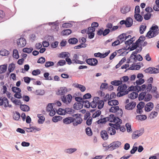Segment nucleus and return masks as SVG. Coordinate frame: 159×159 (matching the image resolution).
I'll return each mask as SVG.
<instances>
[{
	"instance_id": "1",
	"label": "nucleus",
	"mask_w": 159,
	"mask_h": 159,
	"mask_svg": "<svg viewBox=\"0 0 159 159\" xmlns=\"http://www.w3.org/2000/svg\"><path fill=\"white\" fill-rule=\"evenodd\" d=\"M134 88V86H131L126 90L127 88V85L125 84H122L118 87L117 90L119 92L117 94V96L118 97H120L127 94L129 91L133 90Z\"/></svg>"
},
{
	"instance_id": "2",
	"label": "nucleus",
	"mask_w": 159,
	"mask_h": 159,
	"mask_svg": "<svg viewBox=\"0 0 159 159\" xmlns=\"http://www.w3.org/2000/svg\"><path fill=\"white\" fill-rule=\"evenodd\" d=\"M158 28V26L157 25L152 26L150 28V30L147 32L145 37H148V39H151L156 36L159 33L157 30Z\"/></svg>"
},
{
	"instance_id": "3",
	"label": "nucleus",
	"mask_w": 159,
	"mask_h": 159,
	"mask_svg": "<svg viewBox=\"0 0 159 159\" xmlns=\"http://www.w3.org/2000/svg\"><path fill=\"white\" fill-rule=\"evenodd\" d=\"M72 116L74 117L73 118V124L74 126H77L82 123L83 120L80 117V114H77L73 115Z\"/></svg>"
},
{
	"instance_id": "4",
	"label": "nucleus",
	"mask_w": 159,
	"mask_h": 159,
	"mask_svg": "<svg viewBox=\"0 0 159 159\" xmlns=\"http://www.w3.org/2000/svg\"><path fill=\"white\" fill-rule=\"evenodd\" d=\"M107 121L110 122H114L115 123L118 124H121V120L117 117L115 116L114 115L112 114L110 115L108 117H106Z\"/></svg>"
},
{
	"instance_id": "5",
	"label": "nucleus",
	"mask_w": 159,
	"mask_h": 159,
	"mask_svg": "<svg viewBox=\"0 0 159 159\" xmlns=\"http://www.w3.org/2000/svg\"><path fill=\"white\" fill-rule=\"evenodd\" d=\"M144 41V40H136L135 43V45H134L131 48V50H134L139 46L141 47L146 46L147 43Z\"/></svg>"
},
{
	"instance_id": "6",
	"label": "nucleus",
	"mask_w": 159,
	"mask_h": 159,
	"mask_svg": "<svg viewBox=\"0 0 159 159\" xmlns=\"http://www.w3.org/2000/svg\"><path fill=\"white\" fill-rule=\"evenodd\" d=\"M0 105H3L5 107H11V105L9 104L7 98L1 97H0Z\"/></svg>"
},
{
	"instance_id": "7",
	"label": "nucleus",
	"mask_w": 159,
	"mask_h": 159,
	"mask_svg": "<svg viewBox=\"0 0 159 159\" xmlns=\"http://www.w3.org/2000/svg\"><path fill=\"white\" fill-rule=\"evenodd\" d=\"M63 102L66 104H69L72 100V96L71 94H69L66 96H63L61 97Z\"/></svg>"
},
{
	"instance_id": "8",
	"label": "nucleus",
	"mask_w": 159,
	"mask_h": 159,
	"mask_svg": "<svg viewBox=\"0 0 159 159\" xmlns=\"http://www.w3.org/2000/svg\"><path fill=\"white\" fill-rule=\"evenodd\" d=\"M132 38V36L129 35L128 33H124L121 34L119 35L117 37V40H122L124 39V40H131L130 39Z\"/></svg>"
},
{
	"instance_id": "9",
	"label": "nucleus",
	"mask_w": 159,
	"mask_h": 159,
	"mask_svg": "<svg viewBox=\"0 0 159 159\" xmlns=\"http://www.w3.org/2000/svg\"><path fill=\"white\" fill-rule=\"evenodd\" d=\"M86 62L89 65L95 66L98 64V60L95 58H89L86 60Z\"/></svg>"
},
{
	"instance_id": "10",
	"label": "nucleus",
	"mask_w": 159,
	"mask_h": 159,
	"mask_svg": "<svg viewBox=\"0 0 159 159\" xmlns=\"http://www.w3.org/2000/svg\"><path fill=\"white\" fill-rule=\"evenodd\" d=\"M121 145V143L119 141H116L111 143L109 146L111 150H113L119 148Z\"/></svg>"
},
{
	"instance_id": "11",
	"label": "nucleus",
	"mask_w": 159,
	"mask_h": 159,
	"mask_svg": "<svg viewBox=\"0 0 159 159\" xmlns=\"http://www.w3.org/2000/svg\"><path fill=\"white\" fill-rule=\"evenodd\" d=\"M118 111L120 112V115L121 116L123 114V112L121 109H120L119 106H112L110 109V111L112 112L115 113L117 112Z\"/></svg>"
},
{
	"instance_id": "12",
	"label": "nucleus",
	"mask_w": 159,
	"mask_h": 159,
	"mask_svg": "<svg viewBox=\"0 0 159 159\" xmlns=\"http://www.w3.org/2000/svg\"><path fill=\"white\" fill-rule=\"evenodd\" d=\"M136 105V102L134 101H132L125 105V109L127 110H132L134 108Z\"/></svg>"
},
{
	"instance_id": "13",
	"label": "nucleus",
	"mask_w": 159,
	"mask_h": 159,
	"mask_svg": "<svg viewBox=\"0 0 159 159\" xmlns=\"http://www.w3.org/2000/svg\"><path fill=\"white\" fill-rule=\"evenodd\" d=\"M67 92V89L66 87H62L60 88L57 91V95H64Z\"/></svg>"
},
{
	"instance_id": "14",
	"label": "nucleus",
	"mask_w": 159,
	"mask_h": 159,
	"mask_svg": "<svg viewBox=\"0 0 159 159\" xmlns=\"http://www.w3.org/2000/svg\"><path fill=\"white\" fill-rule=\"evenodd\" d=\"M144 105L145 103L144 102H140L137 106V112L140 114L142 112V109L143 108Z\"/></svg>"
},
{
	"instance_id": "15",
	"label": "nucleus",
	"mask_w": 159,
	"mask_h": 159,
	"mask_svg": "<svg viewBox=\"0 0 159 159\" xmlns=\"http://www.w3.org/2000/svg\"><path fill=\"white\" fill-rule=\"evenodd\" d=\"M154 107L153 104L151 102L148 103L145 106V111L149 112L152 110Z\"/></svg>"
},
{
	"instance_id": "16",
	"label": "nucleus",
	"mask_w": 159,
	"mask_h": 159,
	"mask_svg": "<svg viewBox=\"0 0 159 159\" xmlns=\"http://www.w3.org/2000/svg\"><path fill=\"white\" fill-rule=\"evenodd\" d=\"M131 7L129 6H126L123 7L120 9V11L123 14H126L130 10Z\"/></svg>"
},
{
	"instance_id": "17",
	"label": "nucleus",
	"mask_w": 159,
	"mask_h": 159,
	"mask_svg": "<svg viewBox=\"0 0 159 159\" xmlns=\"http://www.w3.org/2000/svg\"><path fill=\"white\" fill-rule=\"evenodd\" d=\"M99 98L98 97H95L93 99V101L90 103V106L93 108H95L97 105V102L98 101Z\"/></svg>"
},
{
	"instance_id": "18",
	"label": "nucleus",
	"mask_w": 159,
	"mask_h": 159,
	"mask_svg": "<svg viewBox=\"0 0 159 159\" xmlns=\"http://www.w3.org/2000/svg\"><path fill=\"white\" fill-rule=\"evenodd\" d=\"M125 26L126 27H130L133 25V20L131 17H129L126 19Z\"/></svg>"
},
{
	"instance_id": "19",
	"label": "nucleus",
	"mask_w": 159,
	"mask_h": 159,
	"mask_svg": "<svg viewBox=\"0 0 159 159\" xmlns=\"http://www.w3.org/2000/svg\"><path fill=\"white\" fill-rule=\"evenodd\" d=\"M86 40H79V42L80 43V44L77 46L75 47V49H79L82 48H85L87 46V44L85 43Z\"/></svg>"
},
{
	"instance_id": "20",
	"label": "nucleus",
	"mask_w": 159,
	"mask_h": 159,
	"mask_svg": "<svg viewBox=\"0 0 159 159\" xmlns=\"http://www.w3.org/2000/svg\"><path fill=\"white\" fill-rule=\"evenodd\" d=\"M101 136L102 138L104 140H107L108 138L107 133L105 130H102L101 132Z\"/></svg>"
},
{
	"instance_id": "21",
	"label": "nucleus",
	"mask_w": 159,
	"mask_h": 159,
	"mask_svg": "<svg viewBox=\"0 0 159 159\" xmlns=\"http://www.w3.org/2000/svg\"><path fill=\"white\" fill-rule=\"evenodd\" d=\"M134 90L137 91L139 92L141 90H144L147 87V86L146 85L144 84L141 86H134Z\"/></svg>"
},
{
	"instance_id": "22",
	"label": "nucleus",
	"mask_w": 159,
	"mask_h": 159,
	"mask_svg": "<svg viewBox=\"0 0 159 159\" xmlns=\"http://www.w3.org/2000/svg\"><path fill=\"white\" fill-rule=\"evenodd\" d=\"M83 104L80 102L75 103L74 105V108L77 110L81 109L83 108Z\"/></svg>"
},
{
	"instance_id": "23",
	"label": "nucleus",
	"mask_w": 159,
	"mask_h": 159,
	"mask_svg": "<svg viewBox=\"0 0 159 159\" xmlns=\"http://www.w3.org/2000/svg\"><path fill=\"white\" fill-rule=\"evenodd\" d=\"M115 129L112 127H108L107 129V133L111 135L115 134L116 133Z\"/></svg>"
},
{
	"instance_id": "24",
	"label": "nucleus",
	"mask_w": 159,
	"mask_h": 159,
	"mask_svg": "<svg viewBox=\"0 0 159 159\" xmlns=\"http://www.w3.org/2000/svg\"><path fill=\"white\" fill-rule=\"evenodd\" d=\"M73 117H68L64 119L63 120V122L64 123L67 124L73 122Z\"/></svg>"
},
{
	"instance_id": "25",
	"label": "nucleus",
	"mask_w": 159,
	"mask_h": 159,
	"mask_svg": "<svg viewBox=\"0 0 159 159\" xmlns=\"http://www.w3.org/2000/svg\"><path fill=\"white\" fill-rule=\"evenodd\" d=\"M37 116L39 118L38 123L39 124H42L44 122L45 118L44 116L41 114H38Z\"/></svg>"
},
{
	"instance_id": "26",
	"label": "nucleus",
	"mask_w": 159,
	"mask_h": 159,
	"mask_svg": "<svg viewBox=\"0 0 159 159\" xmlns=\"http://www.w3.org/2000/svg\"><path fill=\"white\" fill-rule=\"evenodd\" d=\"M134 17L135 19L138 22H141L143 20L142 16L139 13L135 14Z\"/></svg>"
},
{
	"instance_id": "27",
	"label": "nucleus",
	"mask_w": 159,
	"mask_h": 159,
	"mask_svg": "<svg viewBox=\"0 0 159 159\" xmlns=\"http://www.w3.org/2000/svg\"><path fill=\"white\" fill-rule=\"evenodd\" d=\"M102 116H101V118L96 121V122L98 124H103L106 123L107 121V118L106 117L102 118Z\"/></svg>"
},
{
	"instance_id": "28",
	"label": "nucleus",
	"mask_w": 159,
	"mask_h": 159,
	"mask_svg": "<svg viewBox=\"0 0 159 159\" xmlns=\"http://www.w3.org/2000/svg\"><path fill=\"white\" fill-rule=\"evenodd\" d=\"M108 104L111 106L113 105H117L119 104L118 101L116 100H112L109 101L108 102Z\"/></svg>"
},
{
	"instance_id": "29",
	"label": "nucleus",
	"mask_w": 159,
	"mask_h": 159,
	"mask_svg": "<svg viewBox=\"0 0 159 159\" xmlns=\"http://www.w3.org/2000/svg\"><path fill=\"white\" fill-rule=\"evenodd\" d=\"M21 109L24 111H28L30 110V107L26 105H21L20 107Z\"/></svg>"
},
{
	"instance_id": "30",
	"label": "nucleus",
	"mask_w": 159,
	"mask_h": 159,
	"mask_svg": "<svg viewBox=\"0 0 159 159\" xmlns=\"http://www.w3.org/2000/svg\"><path fill=\"white\" fill-rule=\"evenodd\" d=\"M75 87L79 88L82 92H84L86 90V88L84 86L78 84H75Z\"/></svg>"
},
{
	"instance_id": "31",
	"label": "nucleus",
	"mask_w": 159,
	"mask_h": 159,
	"mask_svg": "<svg viewBox=\"0 0 159 159\" xmlns=\"http://www.w3.org/2000/svg\"><path fill=\"white\" fill-rule=\"evenodd\" d=\"M141 135V134L140 131H135L133 133L132 136V138L133 139H134L138 138Z\"/></svg>"
},
{
	"instance_id": "32",
	"label": "nucleus",
	"mask_w": 159,
	"mask_h": 159,
	"mask_svg": "<svg viewBox=\"0 0 159 159\" xmlns=\"http://www.w3.org/2000/svg\"><path fill=\"white\" fill-rule=\"evenodd\" d=\"M97 102L98 107L99 109H102L104 105V101L102 100H100V98L98 99V101Z\"/></svg>"
},
{
	"instance_id": "33",
	"label": "nucleus",
	"mask_w": 159,
	"mask_h": 159,
	"mask_svg": "<svg viewBox=\"0 0 159 159\" xmlns=\"http://www.w3.org/2000/svg\"><path fill=\"white\" fill-rule=\"evenodd\" d=\"M9 54V52L5 49H2L0 51V55L2 56H6Z\"/></svg>"
},
{
	"instance_id": "34",
	"label": "nucleus",
	"mask_w": 159,
	"mask_h": 159,
	"mask_svg": "<svg viewBox=\"0 0 159 159\" xmlns=\"http://www.w3.org/2000/svg\"><path fill=\"white\" fill-rule=\"evenodd\" d=\"M17 45L20 48L23 47L26 44V40H19V42H17Z\"/></svg>"
},
{
	"instance_id": "35",
	"label": "nucleus",
	"mask_w": 159,
	"mask_h": 159,
	"mask_svg": "<svg viewBox=\"0 0 159 159\" xmlns=\"http://www.w3.org/2000/svg\"><path fill=\"white\" fill-rule=\"evenodd\" d=\"M7 65H2L0 66V74L5 73L7 69Z\"/></svg>"
},
{
	"instance_id": "36",
	"label": "nucleus",
	"mask_w": 159,
	"mask_h": 159,
	"mask_svg": "<svg viewBox=\"0 0 159 159\" xmlns=\"http://www.w3.org/2000/svg\"><path fill=\"white\" fill-rule=\"evenodd\" d=\"M138 94L137 92H133L129 95V97L131 99H134L138 96Z\"/></svg>"
},
{
	"instance_id": "37",
	"label": "nucleus",
	"mask_w": 159,
	"mask_h": 159,
	"mask_svg": "<svg viewBox=\"0 0 159 159\" xmlns=\"http://www.w3.org/2000/svg\"><path fill=\"white\" fill-rule=\"evenodd\" d=\"M72 32L71 30L69 29L64 30L61 32V34L63 35H68Z\"/></svg>"
},
{
	"instance_id": "38",
	"label": "nucleus",
	"mask_w": 159,
	"mask_h": 159,
	"mask_svg": "<svg viewBox=\"0 0 159 159\" xmlns=\"http://www.w3.org/2000/svg\"><path fill=\"white\" fill-rule=\"evenodd\" d=\"M134 41L135 40H126V41L125 42V44L129 45V47H131L130 50H131L132 47H133L134 45H135V43H133V41Z\"/></svg>"
},
{
	"instance_id": "39",
	"label": "nucleus",
	"mask_w": 159,
	"mask_h": 159,
	"mask_svg": "<svg viewBox=\"0 0 159 159\" xmlns=\"http://www.w3.org/2000/svg\"><path fill=\"white\" fill-rule=\"evenodd\" d=\"M147 116L145 115H138L136 116V119L138 120H143L147 119Z\"/></svg>"
},
{
	"instance_id": "40",
	"label": "nucleus",
	"mask_w": 159,
	"mask_h": 159,
	"mask_svg": "<svg viewBox=\"0 0 159 159\" xmlns=\"http://www.w3.org/2000/svg\"><path fill=\"white\" fill-rule=\"evenodd\" d=\"M158 115V113L155 111H153L149 115V118L151 119L155 118Z\"/></svg>"
},
{
	"instance_id": "41",
	"label": "nucleus",
	"mask_w": 159,
	"mask_h": 159,
	"mask_svg": "<svg viewBox=\"0 0 159 159\" xmlns=\"http://www.w3.org/2000/svg\"><path fill=\"white\" fill-rule=\"evenodd\" d=\"M13 57L14 58L17 59L19 57L18 51L16 49H14L13 52Z\"/></svg>"
},
{
	"instance_id": "42",
	"label": "nucleus",
	"mask_w": 159,
	"mask_h": 159,
	"mask_svg": "<svg viewBox=\"0 0 159 159\" xmlns=\"http://www.w3.org/2000/svg\"><path fill=\"white\" fill-rule=\"evenodd\" d=\"M111 84L115 86H118L122 84V81L120 80H115L111 82Z\"/></svg>"
},
{
	"instance_id": "43",
	"label": "nucleus",
	"mask_w": 159,
	"mask_h": 159,
	"mask_svg": "<svg viewBox=\"0 0 159 159\" xmlns=\"http://www.w3.org/2000/svg\"><path fill=\"white\" fill-rule=\"evenodd\" d=\"M101 113V111L98 110L94 112L93 115V118H96L99 116Z\"/></svg>"
},
{
	"instance_id": "44",
	"label": "nucleus",
	"mask_w": 159,
	"mask_h": 159,
	"mask_svg": "<svg viewBox=\"0 0 159 159\" xmlns=\"http://www.w3.org/2000/svg\"><path fill=\"white\" fill-rule=\"evenodd\" d=\"M146 92H142L140 93L139 95L138 99L139 100H142L145 99V96L146 95Z\"/></svg>"
},
{
	"instance_id": "45",
	"label": "nucleus",
	"mask_w": 159,
	"mask_h": 159,
	"mask_svg": "<svg viewBox=\"0 0 159 159\" xmlns=\"http://www.w3.org/2000/svg\"><path fill=\"white\" fill-rule=\"evenodd\" d=\"M115 123V124L114 125L113 124L109 123V125L111 127L113 128L116 129H119L120 126V125L121 124H118L117 123Z\"/></svg>"
},
{
	"instance_id": "46",
	"label": "nucleus",
	"mask_w": 159,
	"mask_h": 159,
	"mask_svg": "<svg viewBox=\"0 0 159 159\" xmlns=\"http://www.w3.org/2000/svg\"><path fill=\"white\" fill-rule=\"evenodd\" d=\"M33 50V49L32 48H23L22 51L24 52L27 53H30Z\"/></svg>"
},
{
	"instance_id": "47",
	"label": "nucleus",
	"mask_w": 159,
	"mask_h": 159,
	"mask_svg": "<svg viewBox=\"0 0 159 159\" xmlns=\"http://www.w3.org/2000/svg\"><path fill=\"white\" fill-rule=\"evenodd\" d=\"M76 150L77 149L76 148H71L65 149V152L67 153L71 154L76 151Z\"/></svg>"
},
{
	"instance_id": "48",
	"label": "nucleus",
	"mask_w": 159,
	"mask_h": 159,
	"mask_svg": "<svg viewBox=\"0 0 159 159\" xmlns=\"http://www.w3.org/2000/svg\"><path fill=\"white\" fill-rule=\"evenodd\" d=\"M147 28V26L145 25H140L139 28L140 33L142 34L144 33V31L146 30Z\"/></svg>"
},
{
	"instance_id": "49",
	"label": "nucleus",
	"mask_w": 159,
	"mask_h": 159,
	"mask_svg": "<svg viewBox=\"0 0 159 159\" xmlns=\"http://www.w3.org/2000/svg\"><path fill=\"white\" fill-rule=\"evenodd\" d=\"M57 112L59 115H64L66 114V109H64L62 108H59L57 111Z\"/></svg>"
},
{
	"instance_id": "50",
	"label": "nucleus",
	"mask_w": 159,
	"mask_h": 159,
	"mask_svg": "<svg viewBox=\"0 0 159 159\" xmlns=\"http://www.w3.org/2000/svg\"><path fill=\"white\" fill-rule=\"evenodd\" d=\"M82 104H83V105H84L85 107L89 108L90 107V103L88 101L85 100L84 99V101L82 102Z\"/></svg>"
},
{
	"instance_id": "51",
	"label": "nucleus",
	"mask_w": 159,
	"mask_h": 159,
	"mask_svg": "<svg viewBox=\"0 0 159 159\" xmlns=\"http://www.w3.org/2000/svg\"><path fill=\"white\" fill-rule=\"evenodd\" d=\"M15 68V66L14 64H10L8 66V70L9 72L12 71Z\"/></svg>"
},
{
	"instance_id": "52",
	"label": "nucleus",
	"mask_w": 159,
	"mask_h": 159,
	"mask_svg": "<svg viewBox=\"0 0 159 159\" xmlns=\"http://www.w3.org/2000/svg\"><path fill=\"white\" fill-rule=\"evenodd\" d=\"M66 113L69 114H73L75 111L70 108H66Z\"/></svg>"
},
{
	"instance_id": "53",
	"label": "nucleus",
	"mask_w": 159,
	"mask_h": 159,
	"mask_svg": "<svg viewBox=\"0 0 159 159\" xmlns=\"http://www.w3.org/2000/svg\"><path fill=\"white\" fill-rule=\"evenodd\" d=\"M85 130L87 134L89 136H91L92 135V132L89 127L87 128Z\"/></svg>"
},
{
	"instance_id": "54",
	"label": "nucleus",
	"mask_w": 159,
	"mask_h": 159,
	"mask_svg": "<svg viewBox=\"0 0 159 159\" xmlns=\"http://www.w3.org/2000/svg\"><path fill=\"white\" fill-rule=\"evenodd\" d=\"M152 98V95L146 92V95L145 97L144 101H148L150 100Z\"/></svg>"
},
{
	"instance_id": "55",
	"label": "nucleus",
	"mask_w": 159,
	"mask_h": 159,
	"mask_svg": "<svg viewBox=\"0 0 159 159\" xmlns=\"http://www.w3.org/2000/svg\"><path fill=\"white\" fill-rule=\"evenodd\" d=\"M144 82V80L143 79H140L137 80L136 81V83L138 86V85H140Z\"/></svg>"
},
{
	"instance_id": "56",
	"label": "nucleus",
	"mask_w": 159,
	"mask_h": 159,
	"mask_svg": "<svg viewBox=\"0 0 159 159\" xmlns=\"http://www.w3.org/2000/svg\"><path fill=\"white\" fill-rule=\"evenodd\" d=\"M72 25L70 23H64L62 25V27L64 28H70L72 26Z\"/></svg>"
},
{
	"instance_id": "57",
	"label": "nucleus",
	"mask_w": 159,
	"mask_h": 159,
	"mask_svg": "<svg viewBox=\"0 0 159 159\" xmlns=\"http://www.w3.org/2000/svg\"><path fill=\"white\" fill-rule=\"evenodd\" d=\"M98 24L97 22H93L91 24V27L93 28V30L95 31V28L98 26Z\"/></svg>"
},
{
	"instance_id": "58",
	"label": "nucleus",
	"mask_w": 159,
	"mask_h": 159,
	"mask_svg": "<svg viewBox=\"0 0 159 159\" xmlns=\"http://www.w3.org/2000/svg\"><path fill=\"white\" fill-rule=\"evenodd\" d=\"M12 89L13 92L16 93H20L21 91L20 89L19 88L16 87H13Z\"/></svg>"
},
{
	"instance_id": "59",
	"label": "nucleus",
	"mask_w": 159,
	"mask_h": 159,
	"mask_svg": "<svg viewBox=\"0 0 159 159\" xmlns=\"http://www.w3.org/2000/svg\"><path fill=\"white\" fill-rule=\"evenodd\" d=\"M152 15L151 14L148 13L144 15L143 16L144 18L146 20H148L151 18Z\"/></svg>"
},
{
	"instance_id": "60",
	"label": "nucleus",
	"mask_w": 159,
	"mask_h": 159,
	"mask_svg": "<svg viewBox=\"0 0 159 159\" xmlns=\"http://www.w3.org/2000/svg\"><path fill=\"white\" fill-rule=\"evenodd\" d=\"M54 65V63L52 61H47L45 64V66L46 67H49L50 66H53Z\"/></svg>"
},
{
	"instance_id": "61",
	"label": "nucleus",
	"mask_w": 159,
	"mask_h": 159,
	"mask_svg": "<svg viewBox=\"0 0 159 159\" xmlns=\"http://www.w3.org/2000/svg\"><path fill=\"white\" fill-rule=\"evenodd\" d=\"M108 88V85L107 83H102L101 85L100 89H107Z\"/></svg>"
},
{
	"instance_id": "62",
	"label": "nucleus",
	"mask_w": 159,
	"mask_h": 159,
	"mask_svg": "<svg viewBox=\"0 0 159 159\" xmlns=\"http://www.w3.org/2000/svg\"><path fill=\"white\" fill-rule=\"evenodd\" d=\"M61 118V117L60 116H55L52 118V120L53 122H56L60 120Z\"/></svg>"
},
{
	"instance_id": "63",
	"label": "nucleus",
	"mask_w": 159,
	"mask_h": 159,
	"mask_svg": "<svg viewBox=\"0 0 159 159\" xmlns=\"http://www.w3.org/2000/svg\"><path fill=\"white\" fill-rule=\"evenodd\" d=\"M20 116V113L18 112H16L14 115L13 118L16 120H18L19 119Z\"/></svg>"
},
{
	"instance_id": "64",
	"label": "nucleus",
	"mask_w": 159,
	"mask_h": 159,
	"mask_svg": "<svg viewBox=\"0 0 159 159\" xmlns=\"http://www.w3.org/2000/svg\"><path fill=\"white\" fill-rule=\"evenodd\" d=\"M11 101L16 105H19L20 103V101L19 100L13 98H11Z\"/></svg>"
}]
</instances>
